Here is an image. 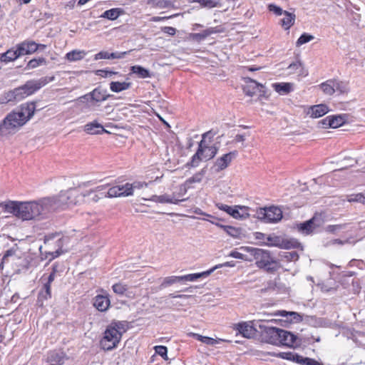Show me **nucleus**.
<instances>
[{"instance_id":"f257e3e1","label":"nucleus","mask_w":365,"mask_h":365,"mask_svg":"<svg viewBox=\"0 0 365 365\" xmlns=\"http://www.w3.org/2000/svg\"><path fill=\"white\" fill-rule=\"evenodd\" d=\"M48 197L53 212L71 210L84 204V195L81 185L61 190L56 195Z\"/></svg>"},{"instance_id":"f03ea898","label":"nucleus","mask_w":365,"mask_h":365,"mask_svg":"<svg viewBox=\"0 0 365 365\" xmlns=\"http://www.w3.org/2000/svg\"><path fill=\"white\" fill-rule=\"evenodd\" d=\"M262 339L267 344L292 349L298 348L302 344V340L297 336L275 327H265L262 332Z\"/></svg>"},{"instance_id":"7ed1b4c3","label":"nucleus","mask_w":365,"mask_h":365,"mask_svg":"<svg viewBox=\"0 0 365 365\" xmlns=\"http://www.w3.org/2000/svg\"><path fill=\"white\" fill-rule=\"evenodd\" d=\"M240 249L249 253L257 267L264 269L267 272L272 273L279 268V262L272 258L268 250L247 246H242Z\"/></svg>"},{"instance_id":"20e7f679","label":"nucleus","mask_w":365,"mask_h":365,"mask_svg":"<svg viewBox=\"0 0 365 365\" xmlns=\"http://www.w3.org/2000/svg\"><path fill=\"white\" fill-rule=\"evenodd\" d=\"M124 330V325L121 322H112L108 324L99 341L101 349L108 351L115 349L120 344Z\"/></svg>"},{"instance_id":"39448f33","label":"nucleus","mask_w":365,"mask_h":365,"mask_svg":"<svg viewBox=\"0 0 365 365\" xmlns=\"http://www.w3.org/2000/svg\"><path fill=\"white\" fill-rule=\"evenodd\" d=\"M53 212L48 197L38 202H24V220L41 219Z\"/></svg>"},{"instance_id":"423d86ee","label":"nucleus","mask_w":365,"mask_h":365,"mask_svg":"<svg viewBox=\"0 0 365 365\" xmlns=\"http://www.w3.org/2000/svg\"><path fill=\"white\" fill-rule=\"evenodd\" d=\"M215 145H209L206 140H200L196 153L192 156L191 160L185 165L186 168H196L202 160L207 161L212 159L217 153Z\"/></svg>"},{"instance_id":"0eeeda50","label":"nucleus","mask_w":365,"mask_h":365,"mask_svg":"<svg viewBox=\"0 0 365 365\" xmlns=\"http://www.w3.org/2000/svg\"><path fill=\"white\" fill-rule=\"evenodd\" d=\"M23 125V108L9 113L0 123V136L14 134Z\"/></svg>"},{"instance_id":"6e6552de","label":"nucleus","mask_w":365,"mask_h":365,"mask_svg":"<svg viewBox=\"0 0 365 365\" xmlns=\"http://www.w3.org/2000/svg\"><path fill=\"white\" fill-rule=\"evenodd\" d=\"M57 272H58V265L53 264L52 266V270H51V273L48 276H46V274H44L41 278L43 285L38 292V298H37V303L41 307H42L43 305V303L45 301L51 298V287L52 282L55 279Z\"/></svg>"},{"instance_id":"1a4fd4ad","label":"nucleus","mask_w":365,"mask_h":365,"mask_svg":"<svg viewBox=\"0 0 365 365\" xmlns=\"http://www.w3.org/2000/svg\"><path fill=\"white\" fill-rule=\"evenodd\" d=\"M219 210H222L237 220H245L250 217V208L247 206L235 205L233 207L222 204H217Z\"/></svg>"},{"instance_id":"9d476101","label":"nucleus","mask_w":365,"mask_h":365,"mask_svg":"<svg viewBox=\"0 0 365 365\" xmlns=\"http://www.w3.org/2000/svg\"><path fill=\"white\" fill-rule=\"evenodd\" d=\"M106 190L107 185H99L90 190L83 188L84 204L97 203L102 199L108 198Z\"/></svg>"},{"instance_id":"9b49d317","label":"nucleus","mask_w":365,"mask_h":365,"mask_svg":"<svg viewBox=\"0 0 365 365\" xmlns=\"http://www.w3.org/2000/svg\"><path fill=\"white\" fill-rule=\"evenodd\" d=\"M260 219L266 223H276L282 218V211L276 206L260 208L257 212Z\"/></svg>"},{"instance_id":"f8f14e48","label":"nucleus","mask_w":365,"mask_h":365,"mask_svg":"<svg viewBox=\"0 0 365 365\" xmlns=\"http://www.w3.org/2000/svg\"><path fill=\"white\" fill-rule=\"evenodd\" d=\"M54 76H45L38 80L28 81L24 83V94L30 96L54 80Z\"/></svg>"},{"instance_id":"ddd939ff","label":"nucleus","mask_w":365,"mask_h":365,"mask_svg":"<svg viewBox=\"0 0 365 365\" xmlns=\"http://www.w3.org/2000/svg\"><path fill=\"white\" fill-rule=\"evenodd\" d=\"M106 185L108 198L128 197L131 195V185H130L129 182L121 185H114L110 187H108V184Z\"/></svg>"},{"instance_id":"4468645a","label":"nucleus","mask_w":365,"mask_h":365,"mask_svg":"<svg viewBox=\"0 0 365 365\" xmlns=\"http://www.w3.org/2000/svg\"><path fill=\"white\" fill-rule=\"evenodd\" d=\"M232 328L234 330L237 331L238 334L248 339L254 337L257 331L252 321L234 324Z\"/></svg>"},{"instance_id":"2eb2a0df","label":"nucleus","mask_w":365,"mask_h":365,"mask_svg":"<svg viewBox=\"0 0 365 365\" xmlns=\"http://www.w3.org/2000/svg\"><path fill=\"white\" fill-rule=\"evenodd\" d=\"M104 294H97L93 299V306L101 312L108 311L110 307V299L109 294L103 289L100 290Z\"/></svg>"},{"instance_id":"dca6fc26","label":"nucleus","mask_w":365,"mask_h":365,"mask_svg":"<svg viewBox=\"0 0 365 365\" xmlns=\"http://www.w3.org/2000/svg\"><path fill=\"white\" fill-rule=\"evenodd\" d=\"M237 155V151L230 152L218 158L214 163L213 168L217 173L225 170Z\"/></svg>"},{"instance_id":"f3484780","label":"nucleus","mask_w":365,"mask_h":365,"mask_svg":"<svg viewBox=\"0 0 365 365\" xmlns=\"http://www.w3.org/2000/svg\"><path fill=\"white\" fill-rule=\"evenodd\" d=\"M345 123V120L341 115H328L319 121L323 128H337Z\"/></svg>"},{"instance_id":"a211bd4d","label":"nucleus","mask_w":365,"mask_h":365,"mask_svg":"<svg viewBox=\"0 0 365 365\" xmlns=\"http://www.w3.org/2000/svg\"><path fill=\"white\" fill-rule=\"evenodd\" d=\"M108 97L109 96L106 94V91L105 90L102 89L101 87H97L91 92L80 97V98H83L87 101L91 100L93 102L99 103L107 100Z\"/></svg>"},{"instance_id":"6ab92c4d","label":"nucleus","mask_w":365,"mask_h":365,"mask_svg":"<svg viewBox=\"0 0 365 365\" xmlns=\"http://www.w3.org/2000/svg\"><path fill=\"white\" fill-rule=\"evenodd\" d=\"M245 84L243 86L242 90L245 95L248 96H253L257 92L261 91L260 88H263L262 84L250 78H245Z\"/></svg>"},{"instance_id":"aec40b11","label":"nucleus","mask_w":365,"mask_h":365,"mask_svg":"<svg viewBox=\"0 0 365 365\" xmlns=\"http://www.w3.org/2000/svg\"><path fill=\"white\" fill-rule=\"evenodd\" d=\"M23 54V43L17 45L16 49H9L6 52L2 53L0 60L2 62L8 63L14 61Z\"/></svg>"},{"instance_id":"412c9836","label":"nucleus","mask_w":365,"mask_h":365,"mask_svg":"<svg viewBox=\"0 0 365 365\" xmlns=\"http://www.w3.org/2000/svg\"><path fill=\"white\" fill-rule=\"evenodd\" d=\"M329 111L326 104H317L311 106L307 108V114L312 118H318L324 116Z\"/></svg>"},{"instance_id":"4be33fe9","label":"nucleus","mask_w":365,"mask_h":365,"mask_svg":"<svg viewBox=\"0 0 365 365\" xmlns=\"http://www.w3.org/2000/svg\"><path fill=\"white\" fill-rule=\"evenodd\" d=\"M272 87L279 95H287L294 90V84L288 82L274 83Z\"/></svg>"},{"instance_id":"5701e85b","label":"nucleus","mask_w":365,"mask_h":365,"mask_svg":"<svg viewBox=\"0 0 365 365\" xmlns=\"http://www.w3.org/2000/svg\"><path fill=\"white\" fill-rule=\"evenodd\" d=\"M288 69L289 74H296L299 77H305L308 75V71L304 67L302 63L299 61L291 63Z\"/></svg>"},{"instance_id":"b1692460","label":"nucleus","mask_w":365,"mask_h":365,"mask_svg":"<svg viewBox=\"0 0 365 365\" xmlns=\"http://www.w3.org/2000/svg\"><path fill=\"white\" fill-rule=\"evenodd\" d=\"M22 205L23 202H9L7 203L2 204L6 212L11 213L19 217H21L23 216L21 211V205Z\"/></svg>"},{"instance_id":"393cba45","label":"nucleus","mask_w":365,"mask_h":365,"mask_svg":"<svg viewBox=\"0 0 365 365\" xmlns=\"http://www.w3.org/2000/svg\"><path fill=\"white\" fill-rule=\"evenodd\" d=\"M284 17L280 20V25L284 30H289L295 23L296 15L284 11L283 14Z\"/></svg>"},{"instance_id":"a878e982","label":"nucleus","mask_w":365,"mask_h":365,"mask_svg":"<svg viewBox=\"0 0 365 365\" xmlns=\"http://www.w3.org/2000/svg\"><path fill=\"white\" fill-rule=\"evenodd\" d=\"M84 130L91 135L101 134L107 132L100 123L97 121H93L85 125Z\"/></svg>"},{"instance_id":"bb28decb","label":"nucleus","mask_w":365,"mask_h":365,"mask_svg":"<svg viewBox=\"0 0 365 365\" xmlns=\"http://www.w3.org/2000/svg\"><path fill=\"white\" fill-rule=\"evenodd\" d=\"M126 54L127 52L125 51L121 53H109L108 51H101L94 56V60L121 58Z\"/></svg>"},{"instance_id":"cd10ccee","label":"nucleus","mask_w":365,"mask_h":365,"mask_svg":"<svg viewBox=\"0 0 365 365\" xmlns=\"http://www.w3.org/2000/svg\"><path fill=\"white\" fill-rule=\"evenodd\" d=\"M132 83L129 81H112L110 83V89L112 92L120 93L130 88Z\"/></svg>"},{"instance_id":"c85d7f7f","label":"nucleus","mask_w":365,"mask_h":365,"mask_svg":"<svg viewBox=\"0 0 365 365\" xmlns=\"http://www.w3.org/2000/svg\"><path fill=\"white\" fill-rule=\"evenodd\" d=\"M217 225L222 228L228 235L232 237L239 238L242 235V229L240 227L221 224H217Z\"/></svg>"},{"instance_id":"c756f323","label":"nucleus","mask_w":365,"mask_h":365,"mask_svg":"<svg viewBox=\"0 0 365 365\" xmlns=\"http://www.w3.org/2000/svg\"><path fill=\"white\" fill-rule=\"evenodd\" d=\"M334 79H329L319 85L323 93L327 96H331L335 93Z\"/></svg>"},{"instance_id":"7c9ffc66","label":"nucleus","mask_w":365,"mask_h":365,"mask_svg":"<svg viewBox=\"0 0 365 365\" xmlns=\"http://www.w3.org/2000/svg\"><path fill=\"white\" fill-rule=\"evenodd\" d=\"M205 173V170L204 169L196 173L192 177L188 178L184 183V185L186 188L190 189L192 187V183H199L202 181L203 176Z\"/></svg>"},{"instance_id":"2f4dec72","label":"nucleus","mask_w":365,"mask_h":365,"mask_svg":"<svg viewBox=\"0 0 365 365\" xmlns=\"http://www.w3.org/2000/svg\"><path fill=\"white\" fill-rule=\"evenodd\" d=\"M189 336H191L195 339L207 345H215L218 344L220 341H222V339H215L209 336H204L196 333H190Z\"/></svg>"},{"instance_id":"473e14b6","label":"nucleus","mask_w":365,"mask_h":365,"mask_svg":"<svg viewBox=\"0 0 365 365\" xmlns=\"http://www.w3.org/2000/svg\"><path fill=\"white\" fill-rule=\"evenodd\" d=\"M132 73L135 74L138 78H146L150 77V71L141 66H133L130 67Z\"/></svg>"},{"instance_id":"72a5a7b5","label":"nucleus","mask_w":365,"mask_h":365,"mask_svg":"<svg viewBox=\"0 0 365 365\" xmlns=\"http://www.w3.org/2000/svg\"><path fill=\"white\" fill-rule=\"evenodd\" d=\"M121 13L122 11L120 9H110L104 11L103 14L101 15V17L113 21L117 19L120 16Z\"/></svg>"},{"instance_id":"f704fd0d","label":"nucleus","mask_w":365,"mask_h":365,"mask_svg":"<svg viewBox=\"0 0 365 365\" xmlns=\"http://www.w3.org/2000/svg\"><path fill=\"white\" fill-rule=\"evenodd\" d=\"M24 46H26V48H24L26 53H33L38 49H44L46 48V45L36 43L34 41H28L26 43H24Z\"/></svg>"},{"instance_id":"c9c22d12","label":"nucleus","mask_w":365,"mask_h":365,"mask_svg":"<svg viewBox=\"0 0 365 365\" xmlns=\"http://www.w3.org/2000/svg\"><path fill=\"white\" fill-rule=\"evenodd\" d=\"M85 54L83 51L73 50L66 53V58L68 61H80L84 57Z\"/></svg>"},{"instance_id":"e433bc0d","label":"nucleus","mask_w":365,"mask_h":365,"mask_svg":"<svg viewBox=\"0 0 365 365\" xmlns=\"http://www.w3.org/2000/svg\"><path fill=\"white\" fill-rule=\"evenodd\" d=\"M277 356L282 359H286L296 363H298V360L299 358V354L292 351L279 352V354H277Z\"/></svg>"},{"instance_id":"4c0bfd02","label":"nucleus","mask_w":365,"mask_h":365,"mask_svg":"<svg viewBox=\"0 0 365 365\" xmlns=\"http://www.w3.org/2000/svg\"><path fill=\"white\" fill-rule=\"evenodd\" d=\"M279 315L287 317V319L290 322H298L302 321V317L297 312H287L286 311H280Z\"/></svg>"},{"instance_id":"58836bf2","label":"nucleus","mask_w":365,"mask_h":365,"mask_svg":"<svg viewBox=\"0 0 365 365\" xmlns=\"http://www.w3.org/2000/svg\"><path fill=\"white\" fill-rule=\"evenodd\" d=\"M346 200L349 202H359L365 205V195L362 192L348 195H346Z\"/></svg>"},{"instance_id":"ea45409f","label":"nucleus","mask_w":365,"mask_h":365,"mask_svg":"<svg viewBox=\"0 0 365 365\" xmlns=\"http://www.w3.org/2000/svg\"><path fill=\"white\" fill-rule=\"evenodd\" d=\"M315 229L322 227L325 222V216L322 212H316L311 218Z\"/></svg>"},{"instance_id":"a19ab883","label":"nucleus","mask_w":365,"mask_h":365,"mask_svg":"<svg viewBox=\"0 0 365 365\" xmlns=\"http://www.w3.org/2000/svg\"><path fill=\"white\" fill-rule=\"evenodd\" d=\"M112 289L117 295L123 296L126 294L128 285L122 282H117L113 284Z\"/></svg>"},{"instance_id":"79ce46f5","label":"nucleus","mask_w":365,"mask_h":365,"mask_svg":"<svg viewBox=\"0 0 365 365\" xmlns=\"http://www.w3.org/2000/svg\"><path fill=\"white\" fill-rule=\"evenodd\" d=\"M210 274V272H202L200 273H194V274H189L186 275L181 276L182 281H196L199 278L202 277H207Z\"/></svg>"},{"instance_id":"37998d69","label":"nucleus","mask_w":365,"mask_h":365,"mask_svg":"<svg viewBox=\"0 0 365 365\" xmlns=\"http://www.w3.org/2000/svg\"><path fill=\"white\" fill-rule=\"evenodd\" d=\"M299 229L304 233L307 235L311 234L315 230L313 225V222L310 220L304 222L299 225Z\"/></svg>"},{"instance_id":"c03bdc74","label":"nucleus","mask_w":365,"mask_h":365,"mask_svg":"<svg viewBox=\"0 0 365 365\" xmlns=\"http://www.w3.org/2000/svg\"><path fill=\"white\" fill-rule=\"evenodd\" d=\"M194 2L199 4L202 7H207L209 9L220 6V3L217 0H194Z\"/></svg>"},{"instance_id":"a18cd8bd","label":"nucleus","mask_w":365,"mask_h":365,"mask_svg":"<svg viewBox=\"0 0 365 365\" xmlns=\"http://www.w3.org/2000/svg\"><path fill=\"white\" fill-rule=\"evenodd\" d=\"M334 84L335 91H337L339 93H348L349 89L347 83L334 79Z\"/></svg>"},{"instance_id":"49530a36","label":"nucleus","mask_w":365,"mask_h":365,"mask_svg":"<svg viewBox=\"0 0 365 365\" xmlns=\"http://www.w3.org/2000/svg\"><path fill=\"white\" fill-rule=\"evenodd\" d=\"M46 62V58L43 57H39L38 58H33L28 62L26 68H28V69L35 68L42 64H45Z\"/></svg>"},{"instance_id":"de8ad7c7","label":"nucleus","mask_w":365,"mask_h":365,"mask_svg":"<svg viewBox=\"0 0 365 365\" xmlns=\"http://www.w3.org/2000/svg\"><path fill=\"white\" fill-rule=\"evenodd\" d=\"M229 256L232 257L233 258L242 259V260L247 261V262H252L253 261V259L252 257H250V255L243 254L237 250H232V252H230V253L229 254Z\"/></svg>"},{"instance_id":"09e8293b","label":"nucleus","mask_w":365,"mask_h":365,"mask_svg":"<svg viewBox=\"0 0 365 365\" xmlns=\"http://www.w3.org/2000/svg\"><path fill=\"white\" fill-rule=\"evenodd\" d=\"M182 281L181 276H170L164 278L161 285L164 287Z\"/></svg>"},{"instance_id":"8fccbe9b","label":"nucleus","mask_w":365,"mask_h":365,"mask_svg":"<svg viewBox=\"0 0 365 365\" xmlns=\"http://www.w3.org/2000/svg\"><path fill=\"white\" fill-rule=\"evenodd\" d=\"M218 133L217 129H211L202 135L201 140H206L209 144L213 140V138Z\"/></svg>"},{"instance_id":"3c124183","label":"nucleus","mask_w":365,"mask_h":365,"mask_svg":"<svg viewBox=\"0 0 365 365\" xmlns=\"http://www.w3.org/2000/svg\"><path fill=\"white\" fill-rule=\"evenodd\" d=\"M154 350L157 354L160 356L164 360L168 361V348L165 346L158 345L154 346Z\"/></svg>"},{"instance_id":"603ef678","label":"nucleus","mask_w":365,"mask_h":365,"mask_svg":"<svg viewBox=\"0 0 365 365\" xmlns=\"http://www.w3.org/2000/svg\"><path fill=\"white\" fill-rule=\"evenodd\" d=\"M297 364L300 365H322L319 361L314 359L303 357L300 355Z\"/></svg>"},{"instance_id":"864d4df0","label":"nucleus","mask_w":365,"mask_h":365,"mask_svg":"<svg viewBox=\"0 0 365 365\" xmlns=\"http://www.w3.org/2000/svg\"><path fill=\"white\" fill-rule=\"evenodd\" d=\"M95 74L101 78L111 77L113 75H118L119 73L117 71H108L106 69H98L94 71Z\"/></svg>"},{"instance_id":"5fc2aeb1","label":"nucleus","mask_w":365,"mask_h":365,"mask_svg":"<svg viewBox=\"0 0 365 365\" xmlns=\"http://www.w3.org/2000/svg\"><path fill=\"white\" fill-rule=\"evenodd\" d=\"M314 36L311 34H309L307 33L302 34L300 37L297 39L296 42L297 46H300L302 44H304L314 39Z\"/></svg>"},{"instance_id":"6e6d98bb","label":"nucleus","mask_w":365,"mask_h":365,"mask_svg":"<svg viewBox=\"0 0 365 365\" xmlns=\"http://www.w3.org/2000/svg\"><path fill=\"white\" fill-rule=\"evenodd\" d=\"M26 110L27 111V115H24V123H26V122L30 120L31 118L33 116L36 110L35 103L34 102L27 103Z\"/></svg>"},{"instance_id":"4d7b16f0","label":"nucleus","mask_w":365,"mask_h":365,"mask_svg":"<svg viewBox=\"0 0 365 365\" xmlns=\"http://www.w3.org/2000/svg\"><path fill=\"white\" fill-rule=\"evenodd\" d=\"M267 9L269 11L274 13L277 16H281L284 13V11H283L281 7L274 4H268Z\"/></svg>"},{"instance_id":"13d9d810","label":"nucleus","mask_w":365,"mask_h":365,"mask_svg":"<svg viewBox=\"0 0 365 365\" xmlns=\"http://www.w3.org/2000/svg\"><path fill=\"white\" fill-rule=\"evenodd\" d=\"M207 31L209 36H210L214 34L224 33L225 31V28L223 26L220 25L215 27H210L207 29Z\"/></svg>"},{"instance_id":"bf43d9fd","label":"nucleus","mask_w":365,"mask_h":365,"mask_svg":"<svg viewBox=\"0 0 365 365\" xmlns=\"http://www.w3.org/2000/svg\"><path fill=\"white\" fill-rule=\"evenodd\" d=\"M209 36L207 29L202 31L201 33H195L192 34V38L196 41H202Z\"/></svg>"},{"instance_id":"052dcab7","label":"nucleus","mask_w":365,"mask_h":365,"mask_svg":"<svg viewBox=\"0 0 365 365\" xmlns=\"http://www.w3.org/2000/svg\"><path fill=\"white\" fill-rule=\"evenodd\" d=\"M13 93L16 98V102L21 101L23 99V87L20 86L15 88L13 90Z\"/></svg>"},{"instance_id":"680f3d73","label":"nucleus","mask_w":365,"mask_h":365,"mask_svg":"<svg viewBox=\"0 0 365 365\" xmlns=\"http://www.w3.org/2000/svg\"><path fill=\"white\" fill-rule=\"evenodd\" d=\"M130 185H131V195H133L134 189H140L146 187L148 184L145 182H134L133 183H130Z\"/></svg>"},{"instance_id":"e2e57ef3","label":"nucleus","mask_w":365,"mask_h":365,"mask_svg":"<svg viewBox=\"0 0 365 365\" xmlns=\"http://www.w3.org/2000/svg\"><path fill=\"white\" fill-rule=\"evenodd\" d=\"M161 31L170 36H174L176 34V29L172 26H164L161 28Z\"/></svg>"},{"instance_id":"0e129e2a","label":"nucleus","mask_w":365,"mask_h":365,"mask_svg":"<svg viewBox=\"0 0 365 365\" xmlns=\"http://www.w3.org/2000/svg\"><path fill=\"white\" fill-rule=\"evenodd\" d=\"M60 235H61L58 232L51 233V234H48V235H46L45 239H44L45 243H48L50 240H51L57 237H59Z\"/></svg>"},{"instance_id":"69168bd1","label":"nucleus","mask_w":365,"mask_h":365,"mask_svg":"<svg viewBox=\"0 0 365 365\" xmlns=\"http://www.w3.org/2000/svg\"><path fill=\"white\" fill-rule=\"evenodd\" d=\"M7 102L16 101V98L14 96L13 91H9L6 95Z\"/></svg>"},{"instance_id":"338daca9","label":"nucleus","mask_w":365,"mask_h":365,"mask_svg":"<svg viewBox=\"0 0 365 365\" xmlns=\"http://www.w3.org/2000/svg\"><path fill=\"white\" fill-rule=\"evenodd\" d=\"M171 18V16H153L151 18V21L154 22L161 21Z\"/></svg>"},{"instance_id":"774afa93","label":"nucleus","mask_w":365,"mask_h":365,"mask_svg":"<svg viewBox=\"0 0 365 365\" xmlns=\"http://www.w3.org/2000/svg\"><path fill=\"white\" fill-rule=\"evenodd\" d=\"M255 237L257 240H264L265 238V235L262 232H257L255 233Z\"/></svg>"}]
</instances>
